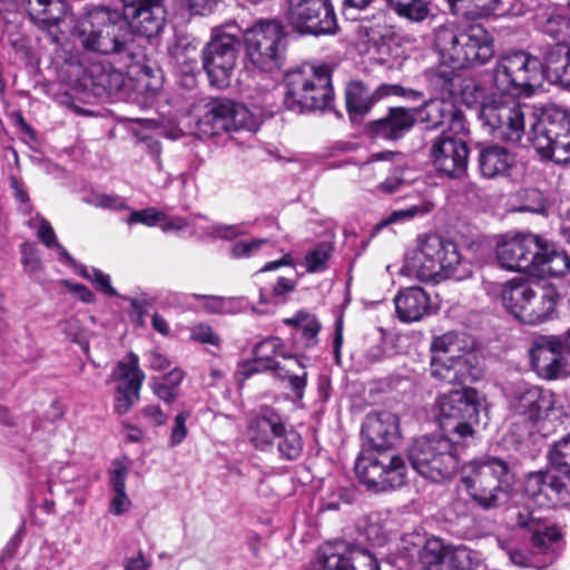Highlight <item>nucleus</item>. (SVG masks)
<instances>
[{
    "instance_id": "f257e3e1",
    "label": "nucleus",
    "mask_w": 570,
    "mask_h": 570,
    "mask_svg": "<svg viewBox=\"0 0 570 570\" xmlns=\"http://www.w3.org/2000/svg\"><path fill=\"white\" fill-rule=\"evenodd\" d=\"M543 80L542 62L527 51L501 55L485 81L470 80L462 89L469 107H480L483 126L498 138L520 141L525 128L518 97H530Z\"/></svg>"
},
{
    "instance_id": "f03ea898",
    "label": "nucleus",
    "mask_w": 570,
    "mask_h": 570,
    "mask_svg": "<svg viewBox=\"0 0 570 570\" xmlns=\"http://www.w3.org/2000/svg\"><path fill=\"white\" fill-rule=\"evenodd\" d=\"M434 46L442 62L453 70L484 65L494 55L493 38L480 24L446 22L435 29Z\"/></svg>"
},
{
    "instance_id": "7ed1b4c3",
    "label": "nucleus",
    "mask_w": 570,
    "mask_h": 570,
    "mask_svg": "<svg viewBox=\"0 0 570 570\" xmlns=\"http://www.w3.org/2000/svg\"><path fill=\"white\" fill-rule=\"evenodd\" d=\"M431 375L449 384H466L480 376L474 340L463 333L448 332L431 342Z\"/></svg>"
},
{
    "instance_id": "20e7f679",
    "label": "nucleus",
    "mask_w": 570,
    "mask_h": 570,
    "mask_svg": "<svg viewBox=\"0 0 570 570\" xmlns=\"http://www.w3.org/2000/svg\"><path fill=\"white\" fill-rule=\"evenodd\" d=\"M511 481L508 463L495 456L473 460L462 469V487L483 509L498 507L507 498Z\"/></svg>"
},
{
    "instance_id": "39448f33",
    "label": "nucleus",
    "mask_w": 570,
    "mask_h": 570,
    "mask_svg": "<svg viewBox=\"0 0 570 570\" xmlns=\"http://www.w3.org/2000/svg\"><path fill=\"white\" fill-rule=\"evenodd\" d=\"M284 104L294 112L324 110L333 99L330 70L322 67L303 66L285 76Z\"/></svg>"
},
{
    "instance_id": "423d86ee",
    "label": "nucleus",
    "mask_w": 570,
    "mask_h": 570,
    "mask_svg": "<svg viewBox=\"0 0 570 570\" xmlns=\"http://www.w3.org/2000/svg\"><path fill=\"white\" fill-rule=\"evenodd\" d=\"M460 262L456 245L439 235L419 237L416 246L405 257V266L411 274L421 281L435 283L450 277Z\"/></svg>"
},
{
    "instance_id": "0eeeda50",
    "label": "nucleus",
    "mask_w": 570,
    "mask_h": 570,
    "mask_svg": "<svg viewBox=\"0 0 570 570\" xmlns=\"http://www.w3.org/2000/svg\"><path fill=\"white\" fill-rule=\"evenodd\" d=\"M454 442L449 435H425L416 439L409 449V460L413 469L433 482L451 479L460 464Z\"/></svg>"
},
{
    "instance_id": "6e6552de",
    "label": "nucleus",
    "mask_w": 570,
    "mask_h": 570,
    "mask_svg": "<svg viewBox=\"0 0 570 570\" xmlns=\"http://www.w3.org/2000/svg\"><path fill=\"white\" fill-rule=\"evenodd\" d=\"M480 406L481 396L472 387L441 394L435 403L439 424L446 435L456 436V442L473 436Z\"/></svg>"
},
{
    "instance_id": "1a4fd4ad",
    "label": "nucleus",
    "mask_w": 570,
    "mask_h": 570,
    "mask_svg": "<svg viewBox=\"0 0 570 570\" xmlns=\"http://www.w3.org/2000/svg\"><path fill=\"white\" fill-rule=\"evenodd\" d=\"M240 30L235 23L216 27L210 41L203 49V67L209 81L217 88L228 86L236 66Z\"/></svg>"
},
{
    "instance_id": "9d476101",
    "label": "nucleus",
    "mask_w": 570,
    "mask_h": 570,
    "mask_svg": "<svg viewBox=\"0 0 570 570\" xmlns=\"http://www.w3.org/2000/svg\"><path fill=\"white\" fill-rule=\"evenodd\" d=\"M550 469L525 476L524 491L531 498L552 494L570 497V434L557 442L549 452Z\"/></svg>"
},
{
    "instance_id": "9b49d317",
    "label": "nucleus",
    "mask_w": 570,
    "mask_h": 570,
    "mask_svg": "<svg viewBox=\"0 0 570 570\" xmlns=\"http://www.w3.org/2000/svg\"><path fill=\"white\" fill-rule=\"evenodd\" d=\"M248 61L259 71L272 72L282 65L284 32L276 20H259L245 32Z\"/></svg>"
},
{
    "instance_id": "f8f14e48",
    "label": "nucleus",
    "mask_w": 570,
    "mask_h": 570,
    "mask_svg": "<svg viewBox=\"0 0 570 570\" xmlns=\"http://www.w3.org/2000/svg\"><path fill=\"white\" fill-rule=\"evenodd\" d=\"M507 399L511 415L525 428H531L553 412L567 414L553 392L524 382L512 385Z\"/></svg>"
},
{
    "instance_id": "ddd939ff",
    "label": "nucleus",
    "mask_w": 570,
    "mask_h": 570,
    "mask_svg": "<svg viewBox=\"0 0 570 570\" xmlns=\"http://www.w3.org/2000/svg\"><path fill=\"white\" fill-rule=\"evenodd\" d=\"M355 472L360 481L368 489L386 491L400 488L405 483L407 468L400 455L368 453L357 459Z\"/></svg>"
},
{
    "instance_id": "4468645a",
    "label": "nucleus",
    "mask_w": 570,
    "mask_h": 570,
    "mask_svg": "<svg viewBox=\"0 0 570 570\" xmlns=\"http://www.w3.org/2000/svg\"><path fill=\"white\" fill-rule=\"evenodd\" d=\"M196 126L198 136L213 137L239 129L250 130L255 127V120L244 105L228 99H214L206 104Z\"/></svg>"
},
{
    "instance_id": "2eb2a0df",
    "label": "nucleus",
    "mask_w": 570,
    "mask_h": 570,
    "mask_svg": "<svg viewBox=\"0 0 570 570\" xmlns=\"http://www.w3.org/2000/svg\"><path fill=\"white\" fill-rule=\"evenodd\" d=\"M288 20L301 33L332 35L337 29L330 0H289Z\"/></svg>"
},
{
    "instance_id": "dca6fc26",
    "label": "nucleus",
    "mask_w": 570,
    "mask_h": 570,
    "mask_svg": "<svg viewBox=\"0 0 570 570\" xmlns=\"http://www.w3.org/2000/svg\"><path fill=\"white\" fill-rule=\"evenodd\" d=\"M533 371L543 380L554 381L570 376V358L563 340L554 335L537 337L530 348Z\"/></svg>"
},
{
    "instance_id": "f3484780",
    "label": "nucleus",
    "mask_w": 570,
    "mask_h": 570,
    "mask_svg": "<svg viewBox=\"0 0 570 570\" xmlns=\"http://www.w3.org/2000/svg\"><path fill=\"white\" fill-rule=\"evenodd\" d=\"M115 31V24L109 22L106 14L100 11L90 12L76 27L77 38L82 47L102 55L118 53L124 50L125 45L118 40Z\"/></svg>"
},
{
    "instance_id": "a211bd4d",
    "label": "nucleus",
    "mask_w": 570,
    "mask_h": 570,
    "mask_svg": "<svg viewBox=\"0 0 570 570\" xmlns=\"http://www.w3.org/2000/svg\"><path fill=\"white\" fill-rule=\"evenodd\" d=\"M539 248V236L521 234L511 239L502 240L497 246V258L502 268L530 274L535 249Z\"/></svg>"
},
{
    "instance_id": "6ab92c4d",
    "label": "nucleus",
    "mask_w": 570,
    "mask_h": 570,
    "mask_svg": "<svg viewBox=\"0 0 570 570\" xmlns=\"http://www.w3.org/2000/svg\"><path fill=\"white\" fill-rule=\"evenodd\" d=\"M570 135V109L559 105L547 106L531 126L530 140L534 149L548 148L551 137Z\"/></svg>"
},
{
    "instance_id": "aec40b11",
    "label": "nucleus",
    "mask_w": 570,
    "mask_h": 570,
    "mask_svg": "<svg viewBox=\"0 0 570 570\" xmlns=\"http://www.w3.org/2000/svg\"><path fill=\"white\" fill-rule=\"evenodd\" d=\"M124 16L147 37L158 33L165 21L163 0H121Z\"/></svg>"
},
{
    "instance_id": "412c9836",
    "label": "nucleus",
    "mask_w": 570,
    "mask_h": 570,
    "mask_svg": "<svg viewBox=\"0 0 570 570\" xmlns=\"http://www.w3.org/2000/svg\"><path fill=\"white\" fill-rule=\"evenodd\" d=\"M417 96L412 90L406 91L397 85H381L374 92H371L362 82L352 81L346 88V108L352 118L363 116L370 111L372 106L386 96Z\"/></svg>"
},
{
    "instance_id": "4be33fe9",
    "label": "nucleus",
    "mask_w": 570,
    "mask_h": 570,
    "mask_svg": "<svg viewBox=\"0 0 570 570\" xmlns=\"http://www.w3.org/2000/svg\"><path fill=\"white\" fill-rule=\"evenodd\" d=\"M466 144L458 138L441 136L432 146L435 168L448 176H460L468 161Z\"/></svg>"
},
{
    "instance_id": "5701e85b",
    "label": "nucleus",
    "mask_w": 570,
    "mask_h": 570,
    "mask_svg": "<svg viewBox=\"0 0 570 570\" xmlns=\"http://www.w3.org/2000/svg\"><path fill=\"white\" fill-rule=\"evenodd\" d=\"M254 354V358L244 362L237 371V375L243 380L258 372L272 371L274 373L282 366L281 363L276 361L278 356H282L286 362L292 358L291 355L286 354L284 343L278 337H268L258 343Z\"/></svg>"
},
{
    "instance_id": "b1692460",
    "label": "nucleus",
    "mask_w": 570,
    "mask_h": 570,
    "mask_svg": "<svg viewBox=\"0 0 570 570\" xmlns=\"http://www.w3.org/2000/svg\"><path fill=\"white\" fill-rule=\"evenodd\" d=\"M362 434L376 449H386L399 440V417L386 411L366 415L362 424Z\"/></svg>"
},
{
    "instance_id": "393cba45",
    "label": "nucleus",
    "mask_w": 570,
    "mask_h": 570,
    "mask_svg": "<svg viewBox=\"0 0 570 570\" xmlns=\"http://www.w3.org/2000/svg\"><path fill=\"white\" fill-rule=\"evenodd\" d=\"M569 269L570 257L568 254L539 236V248L535 249L530 275L540 278L560 277L566 275Z\"/></svg>"
},
{
    "instance_id": "a878e982",
    "label": "nucleus",
    "mask_w": 570,
    "mask_h": 570,
    "mask_svg": "<svg viewBox=\"0 0 570 570\" xmlns=\"http://www.w3.org/2000/svg\"><path fill=\"white\" fill-rule=\"evenodd\" d=\"M284 432L281 416L271 409H263L248 425V436L256 449L266 450Z\"/></svg>"
},
{
    "instance_id": "bb28decb",
    "label": "nucleus",
    "mask_w": 570,
    "mask_h": 570,
    "mask_svg": "<svg viewBox=\"0 0 570 570\" xmlns=\"http://www.w3.org/2000/svg\"><path fill=\"white\" fill-rule=\"evenodd\" d=\"M399 318L404 323L422 320L430 312V298L421 287H407L394 298Z\"/></svg>"
},
{
    "instance_id": "cd10ccee",
    "label": "nucleus",
    "mask_w": 570,
    "mask_h": 570,
    "mask_svg": "<svg viewBox=\"0 0 570 570\" xmlns=\"http://www.w3.org/2000/svg\"><path fill=\"white\" fill-rule=\"evenodd\" d=\"M557 299L558 294L554 288L533 287L521 322L529 325H538L550 320L554 313Z\"/></svg>"
},
{
    "instance_id": "c85d7f7f",
    "label": "nucleus",
    "mask_w": 570,
    "mask_h": 570,
    "mask_svg": "<svg viewBox=\"0 0 570 570\" xmlns=\"http://www.w3.org/2000/svg\"><path fill=\"white\" fill-rule=\"evenodd\" d=\"M531 546L544 568L551 564L562 548L561 532L556 525L537 524L532 528Z\"/></svg>"
},
{
    "instance_id": "c756f323",
    "label": "nucleus",
    "mask_w": 570,
    "mask_h": 570,
    "mask_svg": "<svg viewBox=\"0 0 570 570\" xmlns=\"http://www.w3.org/2000/svg\"><path fill=\"white\" fill-rule=\"evenodd\" d=\"M514 165L515 157L505 147L490 145L480 150L479 167L484 177L507 176Z\"/></svg>"
},
{
    "instance_id": "7c9ffc66",
    "label": "nucleus",
    "mask_w": 570,
    "mask_h": 570,
    "mask_svg": "<svg viewBox=\"0 0 570 570\" xmlns=\"http://www.w3.org/2000/svg\"><path fill=\"white\" fill-rule=\"evenodd\" d=\"M416 120L415 115L405 108H391L386 117L373 125L376 136L385 139H397L409 131Z\"/></svg>"
},
{
    "instance_id": "2f4dec72",
    "label": "nucleus",
    "mask_w": 570,
    "mask_h": 570,
    "mask_svg": "<svg viewBox=\"0 0 570 570\" xmlns=\"http://www.w3.org/2000/svg\"><path fill=\"white\" fill-rule=\"evenodd\" d=\"M542 70L543 79L570 89V46L556 45L547 55Z\"/></svg>"
},
{
    "instance_id": "473e14b6",
    "label": "nucleus",
    "mask_w": 570,
    "mask_h": 570,
    "mask_svg": "<svg viewBox=\"0 0 570 570\" xmlns=\"http://www.w3.org/2000/svg\"><path fill=\"white\" fill-rule=\"evenodd\" d=\"M532 288L528 282L511 281L502 285L500 298L508 313L521 322Z\"/></svg>"
},
{
    "instance_id": "72a5a7b5",
    "label": "nucleus",
    "mask_w": 570,
    "mask_h": 570,
    "mask_svg": "<svg viewBox=\"0 0 570 570\" xmlns=\"http://www.w3.org/2000/svg\"><path fill=\"white\" fill-rule=\"evenodd\" d=\"M481 562L479 552L464 546H448L439 570H476Z\"/></svg>"
},
{
    "instance_id": "f704fd0d",
    "label": "nucleus",
    "mask_w": 570,
    "mask_h": 570,
    "mask_svg": "<svg viewBox=\"0 0 570 570\" xmlns=\"http://www.w3.org/2000/svg\"><path fill=\"white\" fill-rule=\"evenodd\" d=\"M145 374L139 367L138 356L134 353L127 354L112 370L108 382H117L131 387H141Z\"/></svg>"
},
{
    "instance_id": "c9c22d12",
    "label": "nucleus",
    "mask_w": 570,
    "mask_h": 570,
    "mask_svg": "<svg viewBox=\"0 0 570 570\" xmlns=\"http://www.w3.org/2000/svg\"><path fill=\"white\" fill-rule=\"evenodd\" d=\"M274 374L279 380L288 382V387L293 392L295 400L299 401L303 399L307 372L299 358H289L281 368L275 371Z\"/></svg>"
},
{
    "instance_id": "e433bc0d",
    "label": "nucleus",
    "mask_w": 570,
    "mask_h": 570,
    "mask_svg": "<svg viewBox=\"0 0 570 570\" xmlns=\"http://www.w3.org/2000/svg\"><path fill=\"white\" fill-rule=\"evenodd\" d=\"M31 19L42 28L56 26L59 16L53 13V9L60 11L62 3L60 0H23Z\"/></svg>"
},
{
    "instance_id": "4c0bfd02",
    "label": "nucleus",
    "mask_w": 570,
    "mask_h": 570,
    "mask_svg": "<svg viewBox=\"0 0 570 570\" xmlns=\"http://www.w3.org/2000/svg\"><path fill=\"white\" fill-rule=\"evenodd\" d=\"M416 114L415 117L425 122L426 128H438L451 115V105L444 100L432 99L417 109Z\"/></svg>"
},
{
    "instance_id": "58836bf2",
    "label": "nucleus",
    "mask_w": 570,
    "mask_h": 570,
    "mask_svg": "<svg viewBox=\"0 0 570 570\" xmlns=\"http://www.w3.org/2000/svg\"><path fill=\"white\" fill-rule=\"evenodd\" d=\"M200 301V306L210 314H234L244 309L243 298L193 295Z\"/></svg>"
},
{
    "instance_id": "ea45409f",
    "label": "nucleus",
    "mask_w": 570,
    "mask_h": 570,
    "mask_svg": "<svg viewBox=\"0 0 570 570\" xmlns=\"http://www.w3.org/2000/svg\"><path fill=\"white\" fill-rule=\"evenodd\" d=\"M294 289L293 281L279 277L271 293L261 291L259 303L265 305L264 308L257 309L252 307L253 312L258 313H271L276 306L281 305L285 301V295Z\"/></svg>"
},
{
    "instance_id": "a19ab883",
    "label": "nucleus",
    "mask_w": 570,
    "mask_h": 570,
    "mask_svg": "<svg viewBox=\"0 0 570 570\" xmlns=\"http://www.w3.org/2000/svg\"><path fill=\"white\" fill-rule=\"evenodd\" d=\"M29 226L37 229L38 238L47 247H49V248L55 247L57 249V252L62 261H65L66 263H69V264L73 263L72 257L68 254L66 248L57 242L56 233L47 219H45L40 215H37L36 218H33L29 222Z\"/></svg>"
},
{
    "instance_id": "79ce46f5",
    "label": "nucleus",
    "mask_w": 570,
    "mask_h": 570,
    "mask_svg": "<svg viewBox=\"0 0 570 570\" xmlns=\"http://www.w3.org/2000/svg\"><path fill=\"white\" fill-rule=\"evenodd\" d=\"M284 323L295 326L296 335H301L306 340V346H312L316 343V335L321 330V324L314 315L299 312L294 317L286 318Z\"/></svg>"
},
{
    "instance_id": "37998d69",
    "label": "nucleus",
    "mask_w": 570,
    "mask_h": 570,
    "mask_svg": "<svg viewBox=\"0 0 570 570\" xmlns=\"http://www.w3.org/2000/svg\"><path fill=\"white\" fill-rule=\"evenodd\" d=\"M355 546L336 547L335 551L323 553L324 570H354V551Z\"/></svg>"
},
{
    "instance_id": "c03bdc74",
    "label": "nucleus",
    "mask_w": 570,
    "mask_h": 570,
    "mask_svg": "<svg viewBox=\"0 0 570 570\" xmlns=\"http://www.w3.org/2000/svg\"><path fill=\"white\" fill-rule=\"evenodd\" d=\"M391 7L401 16L414 22L425 20L430 14L428 0H389Z\"/></svg>"
},
{
    "instance_id": "a18cd8bd",
    "label": "nucleus",
    "mask_w": 570,
    "mask_h": 570,
    "mask_svg": "<svg viewBox=\"0 0 570 570\" xmlns=\"http://www.w3.org/2000/svg\"><path fill=\"white\" fill-rule=\"evenodd\" d=\"M448 544L441 539L430 538L428 539L422 549L420 550V563L423 570H439L441 560Z\"/></svg>"
},
{
    "instance_id": "49530a36",
    "label": "nucleus",
    "mask_w": 570,
    "mask_h": 570,
    "mask_svg": "<svg viewBox=\"0 0 570 570\" xmlns=\"http://www.w3.org/2000/svg\"><path fill=\"white\" fill-rule=\"evenodd\" d=\"M434 204L431 200L423 199L407 208L393 210L384 220L379 224V227L396 223H404L415 217L424 216L432 212Z\"/></svg>"
},
{
    "instance_id": "de8ad7c7",
    "label": "nucleus",
    "mask_w": 570,
    "mask_h": 570,
    "mask_svg": "<svg viewBox=\"0 0 570 570\" xmlns=\"http://www.w3.org/2000/svg\"><path fill=\"white\" fill-rule=\"evenodd\" d=\"M552 141L548 148L535 149V151L543 158L553 160L557 164H566L570 161V135L551 137Z\"/></svg>"
},
{
    "instance_id": "09e8293b",
    "label": "nucleus",
    "mask_w": 570,
    "mask_h": 570,
    "mask_svg": "<svg viewBox=\"0 0 570 570\" xmlns=\"http://www.w3.org/2000/svg\"><path fill=\"white\" fill-rule=\"evenodd\" d=\"M141 387H131L117 384L114 395V410L117 414L124 415L138 402Z\"/></svg>"
},
{
    "instance_id": "8fccbe9b",
    "label": "nucleus",
    "mask_w": 570,
    "mask_h": 570,
    "mask_svg": "<svg viewBox=\"0 0 570 570\" xmlns=\"http://www.w3.org/2000/svg\"><path fill=\"white\" fill-rule=\"evenodd\" d=\"M245 230L242 225H223L210 224L202 228L199 237L204 240L214 239H234L237 236L244 235Z\"/></svg>"
},
{
    "instance_id": "3c124183",
    "label": "nucleus",
    "mask_w": 570,
    "mask_h": 570,
    "mask_svg": "<svg viewBox=\"0 0 570 570\" xmlns=\"http://www.w3.org/2000/svg\"><path fill=\"white\" fill-rule=\"evenodd\" d=\"M277 439L279 440L278 451L283 458L287 460H295L299 456L303 444L302 438L296 431L292 429L286 430L284 428V432H282Z\"/></svg>"
},
{
    "instance_id": "603ef678",
    "label": "nucleus",
    "mask_w": 570,
    "mask_h": 570,
    "mask_svg": "<svg viewBox=\"0 0 570 570\" xmlns=\"http://www.w3.org/2000/svg\"><path fill=\"white\" fill-rule=\"evenodd\" d=\"M332 255V247L327 243L317 244L305 255L306 271L308 273L322 272L327 267Z\"/></svg>"
},
{
    "instance_id": "864d4df0",
    "label": "nucleus",
    "mask_w": 570,
    "mask_h": 570,
    "mask_svg": "<svg viewBox=\"0 0 570 570\" xmlns=\"http://www.w3.org/2000/svg\"><path fill=\"white\" fill-rule=\"evenodd\" d=\"M78 274L86 279L92 282L96 287L102 293L109 296H117V291L112 287L110 276L105 274L98 268H87L86 266H80L78 269Z\"/></svg>"
},
{
    "instance_id": "5fc2aeb1",
    "label": "nucleus",
    "mask_w": 570,
    "mask_h": 570,
    "mask_svg": "<svg viewBox=\"0 0 570 570\" xmlns=\"http://www.w3.org/2000/svg\"><path fill=\"white\" fill-rule=\"evenodd\" d=\"M61 332L68 340L78 344L88 354L89 344L87 333L81 328L77 320H67L59 324Z\"/></svg>"
},
{
    "instance_id": "6e6d98bb",
    "label": "nucleus",
    "mask_w": 570,
    "mask_h": 570,
    "mask_svg": "<svg viewBox=\"0 0 570 570\" xmlns=\"http://www.w3.org/2000/svg\"><path fill=\"white\" fill-rule=\"evenodd\" d=\"M269 244L266 238H253L238 240L232 246L230 255L234 258H248L256 255L263 247Z\"/></svg>"
},
{
    "instance_id": "4d7b16f0",
    "label": "nucleus",
    "mask_w": 570,
    "mask_h": 570,
    "mask_svg": "<svg viewBox=\"0 0 570 570\" xmlns=\"http://www.w3.org/2000/svg\"><path fill=\"white\" fill-rule=\"evenodd\" d=\"M164 218V212L155 207H148L141 210H132L126 219L127 225L142 224L147 227H154Z\"/></svg>"
},
{
    "instance_id": "13d9d810",
    "label": "nucleus",
    "mask_w": 570,
    "mask_h": 570,
    "mask_svg": "<svg viewBox=\"0 0 570 570\" xmlns=\"http://www.w3.org/2000/svg\"><path fill=\"white\" fill-rule=\"evenodd\" d=\"M507 553L511 562L521 568H544V562L539 561V557L533 550L531 552H527L523 549L510 548L507 550Z\"/></svg>"
},
{
    "instance_id": "bf43d9fd",
    "label": "nucleus",
    "mask_w": 570,
    "mask_h": 570,
    "mask_svg": "<svg viewBox=\"0 0 570 570\" xmlns=\"http://www.w3.org/2000/svg\"><path fill=\"white\" fill-rule=\"evenodd\" d=\"M23 271L33 274L42 268V262L35 244L23 243L20 247Z\"/></svg>"
},
{
    "instance_id": "052dcab7",
    "label": "nucleus",
    "mask_w": 570,
    "mask_h": 570,
    "mask_svg": "<svg viewBox=\"0 0 570 570\" xmlns=\"http://www.w3.org/2000/svg\"><path fill=\"white\" fill-rule=\"evenodd\" d=\"M364 534L374 546H383L387 540V531L380 523L377 515L370 517L368 523L364 528Z\"/></svg>"
},
{
    "instance_id": "680f3d73",
    "label": "nucleus",
    "mask_w": 570,
    "mask_h": 570,
    "mask_svg": "<svg viewBox=\"0 0 570 570\" xmlns=\"http://www.w3.org/2000/svg\"><path fill=\"white\" fill-rule=\"evenodd\" d=\"M190 337L203 344H209L213 346L220 345V337L214 332V330L205 323H199L190 328Z\"/></svg>"
},
{
    "instance_id": "e2e57ef3",
    "label": "nucleus",
    "mask_w": 570,
    "mask_h": 570,
    "mask_svg": "<svg viewBox=\"0 0 570 570\" xmlns=\"http://www.w3.org/2000/svg\"><path fill=\"white\" fill-rule=\"evenodd\" d=\"M568 28V19L563 14L557 12L551 13L542 26L543 32L553 38H558L563 35Z\"/></svg>"
},
{
    "instance_id": "0e129e2a",
    "label": "nucleus",
    "mask_w": 570,
    "mask_h": 570,
    "mask_svg": "<svg viewBox=\"0 0 570 570\" xmlns=\"http://www.w3.org/2000/svg\"><path fill=\"white\" fill-rule=\"evenodd\" d=\"M91 205L99 208H106L111 210H124L127 209V204L125 200L118 196H111L106 194H98L92 196V198L89 200Z\"/></svg>"
},
{
    "instance_id": "69168bd1",
    "label": "nucleus",
    "mask_w": 570,
    "mask_h": 570,
    "mask_svg": "<svg viewBox=\"0 0 570 570\" xmlns=\"http://www.w3.org/2000/svg\"><path fill=\"white\" fill-rule=\"evenodd\" d=\"M189 414L187 412H181L175 416L174 426L169 438V445L171 448L180 444L187 436V426L186 421Z\"/></svg>"
},
{
    "instance_id": "338daca9",
    "label": "nucleus",
    "mask_w": 570,
    "mask_h": 570,
    "mask_svg": "<svg viewBox=\"0 0 570 570\" xmlns=\"http://www.w3.org/2000/svg\"><path fill=\"white\" fill-rule=\"evenodd\" d=\"M128 468L120 461H115L109 473L111 491L126 490Z\"/></svg>"
},
{
    "instance_id": "774afa93",
    "label": "nucleus",
    "mask_w": 570,
    "mask_h": 570,
    "mask_svg": "<svg viewBox=\"0 0 570 570\" xmlns=\"http://www.w3.org/2000/svg\"><path fill=\"white\" fill-rule=\"evenodd\" d=\"M354 570H380L376 558L365 549L354 551Z\"/></svg>"
}]
</instances>
